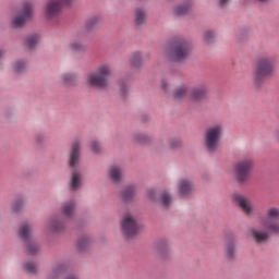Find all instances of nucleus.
Masks as SVG:
<instances>
[{"mask_svg":"<svg viewBox=\"0 0 279 279\" xmlns=\"http://www.w3.org/2000/svg\"><path fill=\"white\" fill-rule=\"evenodd\" d=\"M121 228L123 234H125V236H128L129 239L137 234L138 230H141V226H138V222L136 221V219H134V217H132V215H126L122 219Z\"/></svg>","mask_w":279,"mask_h":279,"instance_id":"nucleus-11","label":"nucleus"},{"mask_svg":"<svg viewBox=\"0 0 279 279\" xmlns=\"http://www.w3.org/2000/svg\"><path fill=\"white\" fill-rule=\"evenodd\" d=\"M147 140L148 137L145 134H137L135 136V141H137V143H147Z\"/></svg>","mask_w":279,"mask_h":279,"instance_id":"nucleus-37","label":"nucleus"},{"mask_svg":"<svg viewBox=\"0 0 279 279\" xmlns=\"http://www.w3.org/2000/svg\"><path fill=\"white\" fill-rule=\"evenodd\" d=\"M65 279H80V277L77 275H70Z\"/></svg>","mask_w":279,"mask_h":279,"instance_id":"nucleus-43","label":"nucleus"},{"mask_svg":"<svg viewBox=\"0 0 279 279\" xmlns=\"http://www.w3.org/2000/svg\"><path fill=\"white\" fill-rule=\"evenodd\" d=\"M73 213H75V202L70 201L63 205L62 214L64 217H73Z\"/></svg>","mask_w":279,"mask_h":279,"instance_id":"nucleus-19","label":"nucleus"},{"mask_svg":"<svg viewBox=\"0 0 279 279\" xmlns=\"http://www.w3.org/2000/svg\"><path fill=\"white\" fill-rule=\"evenodd\" d=\"M223 136V125L214 124L206 130L205 147L208 151H217L219 143Z\"/></svg>","mask_w":279,"mask_h":279,"instance_id":"nucleus-4","label":"nucleus"},{"mask_svg":"<svg viewBox=\"0 0 279 279\" xmlns=\"http://www.w3.org/2000/svg\"><path fill=\"white\" fill-rule=\"evenodd\" d=\"M0 58H3V50H0Z\"/></svg>","mask_w":279,"mask_h":279,"instance_id":"nucleus-44","label":"nucleus"},{"mask_svg":"<svg viewBox=\"0 0 279 279\" xmlns=\"http://www.w3.org/2000/svg\"><path fill=\"white\" fill-rule=\"evenodd\" d=\"M15 73H24L27 69V63L25 61H16L13 65Z\"/></svg>","mask_w":279,"mask_h":279,"instance_id":"nucleus-31","label":"nucleus"},{"mask_svg":"<svg viewBox=\"0 0 279 279\" xmlns=\"http://www.w3.org/2000/svg\"><path fill=\"white\" fill-rule=\"evenodd\" d=\"M233 201L235 202L236 205L240 206L244 215L250 216L254 214V205H252V202L250 201V198L243 196L242 194H234Z\"/></svg>","mask_w":279,"mask_h":279,"instance_id":"nucleus-12","label":"nucleus"},{"mask_svg":"<svg viewBox=\"0 0 279 279\" xmlns=\"http://www.w3.org/2000/svg\"><path fill=\"white\" fill-rule=\"evenodd\" d=\"M147 197L148 199H156V192L154 190H148L147 191Z\"/></svg>","mask_w":279,"mask_h":279,"instance_id":"nucleus-40","label":"nucleus"},{"mask_svg":"<svg viewBox=\"0 0 279 279\" xmlns=\"http://www.w3.org/2000/svg\"><path fill=\"white\" fill-rule=\"evenodd\" d=\"M258 1L265 2V1H267V0H258Z\"/></svg>","mask_w":279,"mask_h":279,"instance_id":"nucleus-46","label":"nucleus"},{"mask_svg":"<svg viewBox=\"0 0 279 279\" xmlns=\"http://www.w3.org/2000/svg\"><path fill=\"white\" fill-rule=\"evenodd\" d=\"M33 231L34 229L32 228V225H29V222H24L19 231L20 239L23 240L28 254H31L32 256H34V254H36L40 250V246L38 245V243H36V240H34Z\"/></svg>","mask_w":279,"mask_h":279,"instance_id":"nucleus-5","label":"nucleus"},{"mask_svg":"<svg viewBox=\"0 0 279 279\" xmlns=\"http://www.w3.org/2000/svg\"><path fill=\"white\" fill-rule=\"evenodd\" d=\"M251 234L253 240L255 241V243H267L269 241V235L274 234L271 233L269 230H267V228L265 229H252L251 230Z\"/></svg>","mask_w":279,"mask_h":279,"instance_id":"nucleus-13","label":"nucleus"},{"mask_svg":"<svg viewBox=\"0 0 279 279\" xmlns=\"http://www.w3.org/2000/svg\"><path fill=\"white\" fill-rule=\"evenodd\" d=\"M66 271V264L64 263H59L52 267V274H51V279L58 278L60 275L64 274Z\"/></svg>","mask_w":279,"mask_h":279,"instance_id":"nucleus-20","label":"nucleus"},{"mask_svg":"<svg viewBox=\"0 0 279 279\" xmlns=\"http://www.w3.org/2000/svg\"><path fill=\"white\" fill-rule=\"evenodd\" d=\"M24 269L25 271H27L28 274H36V271H38V267L36 266V263L33 262H27L24 265Z\"/></svg>","mask_w":279,"mask_h":279,"instance_id":"nucleus-33","label":"nucleus"},{"mask_svg":"<svg viewBox=\"0 0 279 279\" xmlns=\"http://www.w3.org/2000/svg\"><path fill=\"white\" fill-rule=\"evenodd\" d=\"M86 44L82 43L81 40L76 39L70 43V49L72 51H86Z\"/></svg>","mask_w":279,"mask_h":279,"instance_id":"nucleus-24","label":"nucleus"},{"mask_svg":"<svg viewBox=\"0 0 279 279\" xmlns=\"http://www.w3.org/2000/svg\"><path fill=\"white\" fill-rule=\"evenodd\" d=\"M61 80L64 86H75L77 84V74L64 73L61 75Z\"/></svg>","mask_w":279,"mask_h":279,"instance_id":"nucleus-17","label":"nucleus"},{"mask_svg":"<svg viewBox=\"0 0 279 279\" xmlns=\"http://www.w3.org/2000/svg\"><path fill=\"white\" fill-rule=\"evenodd\" d=\"M190 53L191 44L186 41V39H181L174 45L170 53V60H172V62H182V60L189 58Z\"/></svg>","mask_w":279,"mask_h":279,"instance_id":"nucleus-8","label":"nucleus"},{"mask_svg":"<svg viewBox=\"0 0 279 279\" xmlns=\"http://www.w3.org/2000/svg\"><path fill=\"white\" fill-rule=\"evenodd\" d=\"M141 62H143V58L141 56V52H134L132 54V65L133 66H141Z\"/></svg>","mask_w":279,"mask_h":279,"instance_id":"nucleus-34","label":"nucleus"},{"mask_svg":"<svg viewBox=\"0 0 279 279\" xmlns=\"http://www.w3.org/2000/svg\"><path fill=\"white\" fill-rule=\"evenodd\" d=\"M274 73V59L269 57L259 58L253 69V82L255 86H260L264 80Z\"/></svg>","mask_w":279,"mask_h":279,"instance_id":"nucleus-3","label":"nucleus"},{"mask_svg":"<svg viewBox=\"0 0 279 279\" xmlns=\"http://www.w3.org/2000/svg\"><path fill=\"white\" fill-rule=\"evenodd\" d=\"M228 1H230V0H219L220 7L226 8V5H228Z\"/></svg>","mask_w":279,"mask_h":279,"instance_id":"nucleus-41","label":"nucleus"},{"mask_svg":"<svg viewBox=\"0 0 279 279\" xmlns=\"http://www.w3.org/2000/svg\"><path fill=\"white\" fill-rule=\"evenodd\" d=\"M260 226L266 228L268 232L277 234L279 236V208L268 207L266 210L265 218L259 219Z\"/></svg>","mask_w":279,"mask_h":279,"instance_id":"nucleus-6","label":"nucleus"},{"mask_svg":"<svg viewBox=\"0 0 279 279\" xmlns=\"http://www.w3.org/2000/svg\"><path fill=\"white\" fill-rule=\"evenodd\" d=\"M277 138H278V141H279V130H278V133H277Z\"/></svg>","mask_w":279,"mask_h":279,"instance_id":"nucleus-45","label":"nucleus"},{"mask_svg":"<svg viewBox=\"0 0 279 279\" xmlns=\"http://www.w3.org/2000/svg\"><path fill=\"white\" fill-rule=\"evenodd\" d=\"M128 90H129L128 83L120 82V93H122V95H125Z\"/></svg>","mask_w":279,"mask_h":279,"instance_id":"nucleus-38","label":"nucleus"},{"mask_svg":"<svg viewBox=\"0 0 279 279\" xmlns=\"http://www.w3.org/2000/svg\"><path fill=\"white\" fill-rule=\"evenodd\" d=\"M90 149H92V151H94V154H99V151H101V145L97 141H92Z\"/></svg>","mask_w":279,"mask_h":279,"instance_id":"nucleus-35","label":"nucleus"},{"mask_svg":"<svg viewBox=\"0 0 279 279\" xmlns=\"http://www.w3.org/2000/svg\"><path fill=\"white\" fill-rule=\"evenodd\" d=\"M109 177L112 182H121V178H123V169L118 166H113L109 170Z\"/></svg>","mask_w":279,"mask_h":279,"instance_id":"nucleus-15","label":"nucleus"},{"mask_svg":"<svg viewBox=\"0 0 279 279\" xmlns=\"http://www.w3.org/2000/svg\"><path fill=\"white\" fill-rule=\"evenodd\" d=\"M208 96V85L202 84L196 86L191 94V97L194 101H204Z\"/></svg>","mask_w":279,"mask_h":279,"instance_id":"nucleus-14","label":"nucleus"},{"mask_svg":"<svg viewBox=\"0 0 279 279\" xmlns=\"http://www.w3.org/2000/svg\"><path fill=\"white\" fill-rule=\"evenodd\" d=\"M34 16V4L32 2H24L21 14L16 15L13 21V27H23L27 21H32Z\"/></svg>","mask_w":279,"mask_h":279,"instance_id":"nucleus-9","label":"nucleus"},{"mask_svg":"<svg viewBox=\"0 0 279 279\" xmlns=\"http://www.w3.org/2000/svg\"><path fill=\"white\" fill-rule=\"evenodd\" d=\"M167 86H168L167 80H162L161 81V88H162V90H167Z\"/></svg>","mask_w":279,"mask_h":279,"instance_id":"nucleus-42","label":"nucleus"},{"mask_svg":"<svg viewBox=\"0 0 279 279\" xmlns=\"http://www.w3.org/2000/svg\"><path fill=\"white\" fill-rule=\"evenodd\" d=\"M189 12V4L178 5L173 9L175 16H184Z\"/></svg>","mask_w":279,"mask_h":279,"instance_id":"nucleus-29","label":"nucleus"},{"mask_svg":"<svg viewBox=\"0 0 279 279\" xmlns=\"http://www.w3.org/2000/svg\"><path fill=\"white\" fill-rule=\"evenodd\" d=\"M180 145H182V143L179 140H172L170 142L171 149H175V147H180Z\"/></svg>","mask_w":279,"mask_h":279,"instance_id":"nucleus-39","label":"nucleus"},{"mask_svg":"<svg viewBox=\"0 0 279 279\" xmlns=\"http://www.w3.org/2000/svg\"><path fill=\"white\" fill-rule=\"evenodd\" d=\"M63 229H64V222L62 220L54 219L51 221L50 230L52 232H60V230H63Z\"/></svg>","mask_w":279,"mask_h":279,"instance_id":"nucleus-25","label":"nucleus"},{"mask_svg":"<svg viewBox=\"0 0 279 279\" xmlns=\"http://www.w3.org/2000/svg\"><path fill=\"white\" fill-rule=\"evenodd\" d=\"M214 38H215V33L213 31L205 32V34H204L205 43H213Z\"/></svg>","mask_w":279,"mask_h":279,"instance_id":"nucleus-36","label":"nucleus"},{"mask_svg":"<svg viewBox=\"0 0 279 279\" xmlns=\"http://www.w3.org/2000/svg\"><path fill=\"white\" fill-rule=\"evenodd\" d=\"M81 144L80 140H76L72 143L71 153H70V160L69 165L72 170V177L70 181V189L72 191H77L82 187V172H80V156H81Z\"/></svg>","mask_w":279,"mask_h":279,"instance_id":"nucleus-1","label":"nucleus"},{"mask_svg":"<svg viewBox=\"0 0 279 279\" xmlns=\"http://www.w3.org/2000/svg\"><path fill=\"white\" fill-rule=\"evenodd\" d=\"M110 75H112V68L110 64L102 63L97 66L94 72L86 75V82L88 86H94L95 88H106L110 82L108 81Z\"/></svg>","mask_w":279,"mask_h":279,"instance_id":"nucleus-2","label":"nucleus"},{"mask_svg":"<svg viewBox=\"0 0 279 279\" xmlns=\"http://www.w3.org/2000/svg\"><path fill=\"white\" fill-rule=\"evenodd\" d=\"M191 191H193V184L191 181L183 179L179 183V192L181 195H191Z\"/></svg>","mask_w":279,"mask_h":279,"instance_id":"nucleus-16","label":"nucleus"},{"mask_svg":"<svg viewBox=\"0 0 279 279\" xmlns=\"http://www.w3.org/2000/svg\"><path fill=\"white\" fill-rule=\"evenodd\" d=\"M39 40L40 37H38V35H29L26 38L25 46L27 47V49H34L36 45H38Z\"/></svg>","mask_w":279,"mask_h":279,"instance_id":"nucleus-21","label":"nucleus"},{"mask_svg":"<svg viewBox=\"0 0 279 279\" xmlns=\"http://www.w3.org/2000/svg\"><path fill=\"white\" fill-rule=\"evenodd\" d=\"M186 93H189V89H186V86L182 85L174 92L173 97L174 99H184Z\"/></svg>","mask_w":279,"mask_h":279,"instance_id":"nucleus-28","label":"nucleus"},{"mask_svg":"<svg viewBox=\"0 0 279 279\" xmlns=\"http://www.w3.org/2000/svg\"><path fill=\"white\" fill-rule=\"evenodd\" d=\"M73 0H50L45 8L46 19H56L60 15L63 5H71Z\"/></svg>","mask_w":279,"mask_h":279,"instance_id":"nucleus-10","label":"nucleus"},{"mask_svg":"<svg viewBox=\"0 0 279 279\" xmlns=\"http://www.w3.org/2000/svg\"><path fill=\"white\" fill-rule=\"evenodd\" d=\"M254 167V161L252 158L246 157L243 159H240L235 163L234 174L238 182H247L250 180V174L252 173V169Z\"/></svg>","mask_w":279,"mask_h":279,"instance_id":"nucleus-7","label":"nucleus"},{"mask_svg":"<svg viewBox=\"0 0 279 279\" xmlns=\"http://www.w3.org/2000/svg\"><path fill=\"white\" fill-rule=\"evenodd\" d=\"M99 23H101V17L96 15V16H93L87 20L86 27H87V29H90V28L95 27V25L97 27L99 25Z\"/></svg>","mask_w":279,"mask_h":279,"instance_id":"nucleus-27","label":"nucleus"},{"mask_svg":"<svg viewBox=\"0 0 279 279\" xmlns=\"http://www.w3.org/2000/svg\"><path fill=\"white\" fill-rule=\"evenodd\" d=\"M146 20H147V15L145 14V11L143 9H136L135 10L136 25H143V23H145Z\"/></svg>","mask_w":279,"mask_h":279,"instance_id":"nucleus-23","label":"nucleus"},{"mask_svg":"<svg viewBox=\"0 0 279 279\" xmlns=\"http://www.w3.org/2000/svg\"><path fill=\"white\" fill-rule=\"evenodd\" d=\"M23 206H25V199H23V198H17V199L12 204V211H13V213H20V210H23Z\"/></svg>","mask_w":279,"mask_h":279,"instance_id":"nucleus-30","label":"nucleus"},{"mask_svg":"<svg viewBox=\"0 0 279 279\" xmlns=\"http://www.w3.org/2000/svg\"><path fill=\"white\" fill-rule=\"evenodd\" d=\"M235 257H236V248L234 247V244L233 243L227 244L226 258L228 260H234Z\"/></svg>","mask_w":279,"mask_h":279,"instance_id":"nucleus-22","label":"nucleus"},{"mask_svg":"<svg viewBox=\"0 0 279 279\" xmlns=\"http://www.w3.org/2000/svg\"><path fill=\"white\" fill-rule=\"evenodd\" d=\"M90 245V238L88 235H83L77 241V247L80 250H86Z\"/></svg>","mask_w":279,"mask_h":279,"instance_id":"nucleus-26","label":"nucleus"},{"mask_svg":"<svg viewBox=\"0 0 279 279\" xmlns=\"http://www.w3.org/2000/svg\"><path fill=\"white\" fill-rule=\"evenodd\" d=\"M134 195H136V186L134 185H129L122 191V198L124 202H131Z\"/></svg>","mask_w":279,"mask_h":279,"instance_id":"nucleus-18","label":"nucleus"},{"mask_svg":"<svg viewBox=\"0 0 279 279\" xmlns=\"http://www.w3.org/2000/svg\"><path fill=\"white\" fill-rule=\"evenodd\" d=\"M161 206H163V208H169V206H171V195H169L167 192H163L161 194Z\"/></svg>","mask_w":279,"mask_h":279,"instance_id":"nucleus-32","label":"nucleus"}]
</instances>
